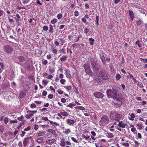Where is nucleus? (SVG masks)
I'll use <instances>...</instances> for the list:
<instances>
[{"instance_id": "nucleus-1", "label": "nucleus", "mask_w": 147, "mask_h": 147, "mask_svg": "<svg viewBox=\"0 0 147 147\" xmlns=\"http://www.w3.org/2000/svg\"><path fill=\"white\" fill-rule=\"evenodd\" d=\"M90 62L93 71H97L100 69L101 66L98 62L95 61L94 59H91Z\"/></svg>"}, {"instance_id": "nucleus-2", "label": "nucleus", "mask_w": 147, "mask_h": 147, "mask_svg": "<svg viewBox=\"0 0 147 147\" xmlns=\"http://www.w3.org/2000/svg\"><path fill=\"white\" fill-rule=\"evenodd\" d=\"M110 117L111 119L112 120L119 121V115L115 111H112L111 112L110 114Z\"/></svg>"}, {"instance_id": "nucleus-3", "label": "nucleus", "mask_w": 147, "mask_h": 147, "mask_svg": "<svg viewBox=\"0 0 147 147\" xmlns=\"http://www.w3.org/2000/svg\"><path fill=\"white\" fill-rule=\"evenodd\" d=\"M100 122L103 125H107L109 123V117L106 115H104L101 118Z\"/></svg>"}, {"instance_id": "nucleus-4", "label": "nucleus", "mask_w": 147, "mask_h": 147, "mask_svg": "<svg viewBox=\"0 0 147 147\" xmlns=\"http://www.w3.org/2000/svg\"><path fill=\"white\" fill-rule=\"evenodd\" d=\"M100 77L103 80L108 79V73L105 71L102 70L100 72Z\"/></svg>"}, {"instance_id": "nucleus-5", "label": "nucleus", "mask_w": 147, "mask_h": 147, "mask_svg": "<svg viewBox=\"0 0 147 147\" xmlns=\"http://www.w3.org/2000/svg\"><path fill=\"white\" fill-rule=\"evenodd\" d=\"M83 67L85 69V71L86 74L90 75L92 74L89 65L87 64H85L84 65Z\"/></svg>"}, {"instance_id": "nucleus-6", "label": "nucleus", "mask_w": 147, "mask_h": 147, "mask_svg": "<svg viewBox=\"0 0 147 147\" xmlns=\"http://www.w3.org/2000/svg\"><path fill=\"white\" fill-rule=\"evenodd\" d=\"M27 112L28 114L25 115V117L26 119H28L33 116L34 114L37 112V111L28 110Z\"/></svg>"}, {"instance_id": "nucleus-7", "label": "nucleus", "mask_w": 147, "mask_h": 147, "mask_svg": "<svg viewBox=\"0 0 147 147\" xmlns=\"http://www.w3.org/2000/svg\"><path fill=\"white\" fill-rule=\"evenodd\" d=\"M4 51L7 53H11L13 51V49L9 45H6L3 47Z\"/></svg>"}, {"instance_id": "nucleus-8", "label": "nucleus", "mask_w": 147, "mask_h": 147, "mask_svg": "<svg viewBox=\"0 0 147 147\" xmlns=\"http://www.w3.org/2000/svg\"><path fill=\"white\" fill-rule=\"evenodd\" d=\"M118 89V87H117L116 89H115L114 88H113V91H115L113 94V97H112L114 99H115L117 100H118L119 98V96L117 93Z\"/></svg>"}, {"instance_id": "nucleus-9", "label": "nucleus", "mask_w": 147, "mask_h": 147, "mask_svg": "<svg viewBox=\"0 0 147 147\" xmlns=\"http://www.w3.org/2000/svg\"><path fill=\"white\" fill-rule=\"evenodd\" d=\"M93 95L96 97L98 98H102L104 96L103 94L99 92H95Z\"/></svg>"}, {"instance_id": "nucleus-10", "label": "nucleus", "mask_w": 147, "mask_h": 147, "mask_svg": "<svg viewBox=\"0 0 147 147\" xmlns=\"http://www.w3.org/2000/svg\"><path fill=\"white\" fill-rule=\"evenodd\" d=\"M120 119H119V121H117L119 122L118 124H117L119 127H121L122 128H125L127 126V124L126 123H124L122 121H120Z\"/></svg>"}, {"instance_id": "nucleus-11", "label": "nucleus", "mask_w": 147, "mask_h": 147, "mask_svg": "<svg viewBox=\"0 0 147 147\" xmlns=\"http://www.w3.org/2000/svg\"><path fill=\"white\" fill-rule=\"evenodd\" d=\"M115 91H113L111 89H108L106 93L107 96L109 98H111L113 97V94Z\"/></svg>"}, {"instance_id": "nucleus-12", "label": "nucleus", "mask_w": 147, "mask_h": 147, "mask_svg": "<svg viewBox=\"0 0 147 147\" xmlns=\"http://www.w3.org/2000/svg\"><path fill=\"white\" fill-rule=\"evenodd\" d=\"M128 12L131 20V21H132L134 18V14L132 11L129 10Z\"/></svg>"}, {"instance_id": "nucleus-13", "label": "nucleus", "mask_w": 147, "mask_h": 147, "mask_svg": "<svg viewBox=\"0 0 147 147\" xmlns=\"http://www.w3.org/2000/svg\"><path fill=\"white\" fill-rule=\"evenodd\" d=\"M30 138V137H28V138H25L23 142V144L24 146H26L27 144L29 142Z\"/></svg>"}, {"instance_id": "nucleus-14", "label": "nucleus", "mask_w": 147, "mask_h": 147, "mask_svg": "<svg viewBox=\"0 0 147 147\" xmlns=\"http://www.w3.org/2000/svg\"><path fill=\"white\" fill-rule=\"evenodd\" d=\"M47 131L53 134L55 137H56L57 135L55 131L53 129H49L47 130Z\"/></svg>"}, {"instance_id": "nucleus-15", "label": "nucleus", "mask_w": 147, "mask_h": 147, "mask_svg": "<svg viewBox=\"0 0 147 147\" xmlns=\"http://www.w3.org/2000/svg\"><path fill=\"white\" fill-rule=\"evenodd\" d=\"M65 74L67 78H70L71 77V75L70 73V71L68 69H66L65 71Z\"/></svg>"}, {"instance_id": "nucleus-16", "label": "nucleus", "mask_w": 147, "mask_h": 147, "mask_svg": "<svg viewBox=\"0 0 147 147\" xmlns=\"http://www.w3.org/2000/svg\"><path fill=\"white\" fill-rule=\"evenodd\" d=\"M136 22L138 26H141L142 24H143L142 20L139 19H138L137 20H136Z\"/></svg>"}, {"instance_id": "nucleus-17", "label": "nucleus", "mask_w": 147, "mask_h": 147, "mask_svg": "<svg viewBox=\"0 0 147 147\" xmlns=\"http://www.w3.org/2000/svg\"><path fill=\"white\" fill-rule=\"evenodd\" d=\"M66 123L69 125H73L75 123V121L72 120L68 119L66 121Z\"/></svg>"}, {"instance_id": "nucleus-18", "label": "nucleus", "mask_w": 147, "mask_h": 147, "mask_svg": "<svg viewBox=\"0 0 147 147\" xmlns=\"http://www.w3.org/2000/svg\"><path fill=\"white\" fill-rule=\"evenodd\" d=\"M44 140V139L42 137H40L37 138L36 141L38 143L40 144Z\"/></svg>"}, {"instance_id": "nucleus-19", "label": "nucleus", "mask_w": 147, "mask_h": 147, "mask_svg": "<svg viewBox=\"0 0 147 147\" xmlns=\"http://www.w3.org/2000/svg\"><path fill=\"white\" fill-rule=\"evenodd\" d=\"M67 57L65 55H63L60 58V60L61 62L64 61L66 60Z\"/></svg>"}, {"instance_id": "nucleus-20", "label": "nucleus", "mask_w": 147, "mask_h": 147, "mask_svg": "<svg viewBox=\"0 0 147 147\" xmlns=\"http://www.w3.org/2000/svg\"><path fill=\"white\" fill-rule=\"evenodd\" d=\"M130 117H128V119L129 120L131 121H134V118L135 116V115L133 113H132L130 115Z\"/></svg>"}, {"instance_id": "nucleus-21", "label": "nucleus", "mask_w": 147, "mask_h": 147, "mask_svg": "<svg viewBox=\"0 0 147 147\" xmlns=\"http://www.w3.org/2000/svg\"><path fill=\"white\" fill-rule=\"evenodd\" d=\"M64 139H62L61 140L60 143V145L62 147H64L65 145V143L64 141Z\"/></svg>"}, {"instance_id": "nucleus-22", "label": "nucleus", "mask_w": 147, "mask_h": 147, "mask_svg": "<svg viewBox=\"0 0 147 147\" xmlns=\"http://www.w3.org/2000/svg\"><path fill=\"white\" fill-rule=\"evenodd\" d=\"M82 137L87 140H89L90 141L91 140V139L90 138V136L88 135H86V136L84 135L83 134Z\"/></svg>"}, {"instance_id": "nucleus-23", "label": "nucleus", "mask_w": 147, "mask_h": 147, "mask_svg": "<svg viewBox=\"0 0 147 147\" xmlns=\"http://www.w3.org/2000/svg\"><path fill=\"white\" fill-rule=\"evenodd\" d=\"M107 137L110 138H112L114 137V136L113 134L111 133H107Z\"/></svg>"}, {"instance_id": "nucleus-24", "label": "nucleus", "mask_w": 147, "mask_h": 147, "mask_svg": "<svg viewBox=\"0 0 147 147\" xmlns=\"http://www.w3.org/2000/svg\"><path fill=\"white\" fill-rule=\"evenodd\" d=\"M89 40L90 41V44L91 45H92L94 44V39L92 38H90L89 39Z\"/></svg>"}, {"instance_id": "nucleus-25", "label": "nucleus", "mask_w": 147, "mask_h": 147, "mask_svg": "<svg viewBox=\"0 0 147 147\" xmlns=\"http://www.w3.org/2000/svg\"><path fill=\"white\" fill-rule=\"evenodd\" d=\"M90 31V29L88 28H85L84 29V33L86 35L88 36V33Z\"/></svg>"}, {"instance_id": "nucleus-26", "label": "nucleus", "mask_w": 147, "mask_h": 147, "mask_svg": "<svg viewBox=\"0 0 147 147\" xmlns=\"http://www.w3.org/2000/svg\"><path fill=\"white\" fill-rule=\"evenodd\" d=\"M5 124H7L9 122V118L7 117H5L3 120Z\"/></svg>"}, {"instance_id": "nucleus-27", "label": "nucleus", "mask_w": 147, "mask_h": 147, "mask_svg": "<svg viewBox=\"0 0 147 147\" xmlns=\"http://www.w3.org/2000/svg\"><path fill=\"white\" fill-rule=\"evenodd\" d=\"M55 142V139H52L51 140H49L46 142L47 144H52Z\"/></svg>"}, {"instance_id": "nucleus-28", "label": "nucleus", "mask_w": 147, "mask_h": 147, "mask_svg": "<svg viewBox=\"0 0 147 147\" xmlns=\"http://www.w3.org/2000/svg\"><path fill=\"white\" fill-rule=\"evenodd\" d=\"M45 131H40L38 134V136H43L45 134Z\"/></svg>"}, {"instance_id": "nucleus-29", "label": "nucleus", "mask_w": 147, "mask_h": 147, "mask_svg": "<svg viewBox=\"0 0 147 147\" xmlns=\"http://www.w3.org/2000/svg\"><path fill=\"white\" fill-rule=\"evenodd\" d=\"M51 50L54 54H55L57 53L58 51L55 48H51Z\"/></svg>"}, {"instance_id": "nucleus-30", "label": "nucleus", "mask_w": 147, "mask_h": 147, "mask_svg": "<svg viewBox=\"0 0 147 147\" xmlns=\"http://www.w3.org/2000/svg\"><path fill=\"white\" fill-rule=\"evenodd\" d=\"M60 113L62 116H67L69 115V114L66 112H61Z\"/></svg>"}, {"instance_id": "nucleus-31", "label": "nucleus", "mask_w": 147, "mask_h": 147, "mask_svg": "<svg viewBox=\"0 0 147 147\" xmlns=\"http://www.w3.org/2000/svg\"><path fill=\"white\" fill-rule=\"evenodd\" d=\"M53 27L52 25H50L49 32L50 33H52L53 32Z\"/></svg>"}, {"instance_id": "nucleus-32", "label": "nucleus", "mask_w": 147, "mask_h": 147, "mask_svg": "<svg viewBox=\"0 0 147 147\" xmlns=\"http://www.w3.org/2000/svg\"><path fill=\"white\" fill-rule=\"evenodd\" d=\"M113 26V23L111 22L108 25L107 28L108 29H112Z\"/></svg>"}, {"instance_id": "nucleus-33", "label": "nucleus", "mask_w": 147, "mask_h": 147, "mask_svg": "<svg viewBox=\"0 0 147 147\" xmlns=\"http://www.w3.org/2000/svg\"><path fill=\"white\" fill-rule=\"evenodd\" d=\"M57 17L59 20L61 19L62 17V15L61 13H59L57 16Z\"/></svg>"}, {"instance_id": "nucleus-34", "label": "nucleus", "mask_w": 147, "mask_h": 147, "mask_svg": "<svg viewBox=\"0 0 147 147\" xmlns=\"http://www.w3.org/2000/svg\"><path fill=\"white\" fill-rule=\"evenodd\" d=\"M18 121L16 119H15L14 120H10L9 121L10 124H11L13 123H16L18 122Z\"/></svg>"}, {"instance_id": "nucleus-35", "label": "nucleus", "mask_w": 147, "mask_h": 147, "mask_svg": "<svg viewBox=\"0 0 147 147\" xmlns=\"http://www.w3.org/2000/svg\"><path fill=\"white\" fill-rule=\"evenodd\" d=\"M82 22L84 23L86 25L88 24V22H87L86 19L84 18H82L81 19Z\"/></svg>"}, {"instance_id": "nucleus-36", "label": "nucleus", "mask_w": 147, "mask_h": 147, "mask_svg": "<svg viewBox=\"0 0 147 147\" xmlns=\"http://www.w3.org/2000/svg\"><path fill=\"white\" fill-rule=\"evenodd\" d=\"M121 78V76L119 74H117L115 76V78L117 80H119Z\"/></svg>"}, {"instance_id": "nucleus-37", "label": "nucleus", "mask_w": 147, "mask_h": 147, "mask_svg": "<svg viewBox=\"0 0 147 147\" xmlns=\"http://www.w3.org/2000/svg\"><path fill=\"white\" fill-rule=\"evenodd\" d=\"M57 21V20L56 19L54 18L53 20H51V23L52 24H53L56 23Z\"/></svg>"}, {"instance_id": "nucleus-38", "label": "nucleus", "mask_w": 147, "mask_h": 147, "mask_svg": "<svg viewBox=\"0 0 147 147\" xmlns=\"http://www.w3.org/2000/svg\"><path fill=\"white\" fill-rule=\"evenodd\" d=\"M134 143L135 144V147H138L140 143L138 141L136 140L134 141Z\"/></svg>"}, {"instance_id": "nucleus-39", "label": "nucleus", "mask_w": 147, "mask_h": 147, "mask_svg": "<svg viewBox=\"0 0 147 147\" xmlns=\"http://www.w3.org/2000/svg\"><path fill=\"white\" fill-rule=\"evenodd\" d=\"M48 29V27L46 26H44L43 27V30L44 31H47Z\"/></svg>"}, {"instance_id": "nucleus-40", "label": "nucleus", "mask_w": 147, "mask_h": 147, "mask_svg": "<svg viewBox=\"0 0 147 147\" xmlns=\"http://www.w3.org/2000/svg\"><path fill=\"white\" fill-rule=\"evenodd\" d=\"M18 59L20 62H22L24 61V57L22 56L19 57Z\"/></svg>"}, {"instance_id": "nucleus-41", "label": "nucleus", "mask_w": 147, "mask_h": 147, "mask_svg": "<svg viewBox=\"0 0 147 147\" xmlns=\"http://www.w3.org/2000/svg\"><path fill=\"white\" fill-rule=\"evenodd\" d=\"M75 105L72 104V103H69V105H67V107H69L71 108H73V107Z\"/></svg>"}, {"instance_id": "nucleus-42", "label": "nucleus", "mask_w": 147, "mask_h": 147, "mask_svg": "<svg viewBox=\"0 0 147 147\" xmlns=\"http://www.w3.org/2000/svg\"><path fill=\"white\" fill-rule=\"evenodd\" d=\"M24 118V117L23 116H21V117L18 118L17 119L18 121H22Z\"/></svg>"}, {"instance_id": "nucleus-43", "label": "nucleus", "mask_w": 147, "mask_h": 147, "mask_svg": "<svg viewBox=\"0 0 147 147\" xmlns=\"http://www.w3.org/2000/svg\"><path fill=\"white\" fill-rule=\"evenodd\" d=\"M31 129V126H28L26 128H25L24 129V130L25 131H27L30 130Z\"/></svg>"}, {"instance_id": "nucleus-44", "label": "nucleus", "mask_w": 147, "mask_h": 147, "mask_svg": "<svg viewBox=\"0 0 147 147\" xmlns=\"http://www.w3.org/2000/svg\"><path fill=\"white\" fill-rule=\"evenodd\" d=\"M42 63L44 65H46L48 63V61L47 60L43 59L42 60Z\"/></svg>"}, {"instance_id": "nucleus-45", "label": "nucleus", "mask_w": 147, "mask_h": 147, "mask_svg": "<svg viewBox=\"0 0 147 147\" xmlns=\"http://www.w3.org/2000/svg\"><path fill=\"white\" fill-rule=\"evenodd\" d=\"M103 64L104 65H105L106 63V61H105V57H104L103 58H102V59H101Z\"/></svg>"}, {"instance_id": "nucleus-46", "label": "nucleus", "mask_w": 147, "mask_h": 147, "mask_svg": "<svg viewBox=\"0 0 147 147\" xmlns=\"http://www.w3.org/2000/svg\"><path fill=\"white\" fill-rule=\"evenodd\" d=\"M30 0H23L22 1V3L24 4L28 3L30 1Z\"/></svg>"}, {"instance_id": "nucleus-47", "label": "nucleus", "mask_w": 147, "mask_h": 147, "mask_svg": "<svg viewBox=\"0 0 147 147\" xmlns=\"http://www.w3.org/2000/svg\"><path fill=\"white\" fill-rule=\"evenodd\" d=\"M36 107V105L34 103H32L30 105V107L32 108H34Z\"/></svg>"}, {"instance_id": "nucleus-48", "label": "nucleus", "mask_w": 147, "mask_h": 147, "mask_svg": "<svg viewBox=\"0 0 147 147\" xmlns=\"http://www.w3.org/2000/svg\"><path fill=\"white\" fill-rule=\"evenodd\" d=\"M42 82L45 86H46L48 82L47 80H42Z\"/></svg>"}, {"instance_id": "nucleus-49", "label": "nucleus", "mask_w": 147, "mask_h": 147, "mask_svg": "<svg viewBox=\"0 0 147 147\" xmlns=\"http://www.w3.org/2000/svg\"><path fill=\"white\" fill-rule=\"evenodd\" d=\"M64 87L66 89L70 90L71 89V86H64Z\"/></svg>"}, {"instance_id": "nucleus-50", "label": "nucleus", "mask_w": 147, "mask_h": 147, "mask_svg": "<svg viewBox=\"0 0 147 147\" xmlns=\"http://www.w3.org/2000/svg\"><path fill=\"white\" fill-rule=\"evenodd\" d=\"M65 82V80L64 79H62L60 80V82L61 83L63 84H64Z\"/></svg>"}, {"instance_id": "nucleus-51", "label": "nucleus", "mask_w": 147, "mask_h": 147, "mask_svg": "<svg viewBox=\"0 0 147 147\" xmlns=\"http://www.w3.org/2000/svg\"><path fill=\"white\" fill-rule=\"evenodd\" d=\"M122 145L126 147H128L129 146V144L127 143H123Z\"/></svg>"}, {"instance_id": "nucleus-52", "label": "nucleus", "mask_w": 147, "mask_h": 147, "mask_svg": "<svg viewBox=\"0 0 147 147\" xmlns=\"http://www.w3.org/2000/svg\"><path fill=\"white\" fill-rule=\"evenodd\" d=\"M71 132L70 130L69 129H67L65 131V134H69Z\"/></svg>"}, {"instance_id": "nucleus-53", "label": "nucleus", "mask_w": 147, "mask_h": 147, "mask_svg": "<svg viewBox=\"0 0 147 147\" xmlns=\"http://www.w3.org/2000/svg\"><path fill=\"white\" fill-rule=\"evenodd\" d=\"M59 40L60 41L62 42V45L65 42V40L62 38H59Z\"/></svg>"}, {"instance_id": "nucleus-54", "label": "nucleus", "mask_w": 147, "mask_h": 147, "mask_svg": "<svg viewBox=\"0 0 147 147\" xmlns=\"http://www.w3.org/2000/svg\"><path fill=\"white\" fill-rule=\"evenodd\" d=\"M57 92L60 94H62L63 93V91L60 89L58 90H57Z\"/></svg>"}, {"instance_id": "nucleus-55", "label": "nucleus", "mask_w": 147, "mask_h": 147, "mask_svg": "<svg viewBox=\"0 0 147 147\" xmlns=\"http://www.w3.org/2000/svg\"><path fill=\"white\" fill-rule=\"evenodd\" d=\"M48 98L50 99H52L53 97V95L52 94H49L48 96Z\"/></svg>"}, {"instance_id": "nucleus-56", "label": "nucleus", "mask_w": 147, "mask_h": 147, "mask_svg": "<svg viewBox=\"0 0 147 147\" xmlns=\"http://www.w3.org/2000/svg\"><path fill=\"white\" fill-rule=\"evenodd\" d=\"M71 140L74 142L77 143V140H76V139L75 138H74L73 137H72L71 138Z\"/></svg>"}, {"instance_id": "nucleus-57", "label": "nucleus", "mask_w": 147, "mask_h": 147, "mask_svg": "<svg viewBox=\"0 0 147 147\" xmlns=\"http://www.w3.org/2000/svg\"><path fill=\"white\" fill-rule=\"evenodd\" d=\"M47 94V92L46 91H44L42 93V95L43 96H46Z\"/></svg>"}, {"instance_id": "nucleus-58", "label": "nucleus", "mask_w": 147, "mask_h": 147, "mask_svg": "<svg viewBox=\"0 0 147 147\" xmlns=\"http://www.w3.org/2000/svg\"><path fill=\"white\" fill-rule=\"evenodd\" d=\"M79 15V12L77 11H76L74 12V16L77 17Z\"/></svg>"}, {"instance_id": "nucleus-59", "label": "nucleus", "mask_w": 147, "mask_h": 147, "mask_svg": "<svg viewBox=\"0 0 147 147\" xmlns=\"http://www.w3.org/2000/svg\"><path fill=\"white\" fill-rule=\"evenodd\" d=\"M52 136L49 133H47L45 134V136L48 138H49L51 137Z\"/></svg>"}, {"instance_id": "nucleus-60", "label": "nucleus", "mask_w": 147, "mask_h": 147, "mask_svg": "<svg viewBox=\"0 0 147 147\" xmlns=\"http://www.w3.org/2000/svg\"><path fill=\"white\" fill-rule=\"evenodd\" d=\"M61 102L64 103L66 102V100L65 98H62L61 99Z\"/></svg>"}, {"instance_id": "nucleus-61", "label": "nucleus", "mask_w": 147, "mask_h": 147, "mask_svg": "<svg viewBox=\"0 0 147 147\" xmlns=\"http://www.w3.org/2000/svg\"><path fill=\"white\" fill-rule=\"evenodd\" d=\"M26 134V132L24 131H22V134L20 135V136L22 138H23L24 135Z\"/></svg>"}, {"instance_id": "nucleus-62", "label": "nucleus", "mask_w": 147, "mask_h": 147, "mask_svg": "<svg viewBox=\"0 0 147 147\" xmlns=\"http://www.w3.org/2000/svg\"><path fill=\"white\" fill-rule=\"evenodd\" d=\"M42 119L45 121H47L48 120V119L47 117H42Z\"/></svg>"}, {"instance_id": "nucleus-63", "label": "nucleus", "mask_w": 147, "mask_h": 147, "mask_svg": "<svg viewBox=\"0 0 147 147\" xmlns=\"http://www.w3.org/2000/svg\"><path fill=\"white\" fill-rule=\"evenodd\" d=\"M147 103V102L145 100H143L141 103V105H144Z\"/></svg>"}, {"instance_id": "nucleus-64", "label": "nucleus", "mask_w": 147, "mask_h": 147, "mask_svg": "<svg viewBox=\"0 0 147 147\" xmlns=\"http://www.w3.org/2000/svg\"><path fill=\"white\" fill-rule=\"evenodd\" d=\"M53 76L51 75H48L47 76V78L48 79H51L53 78Z\"/></svg>"}]
</instances>
